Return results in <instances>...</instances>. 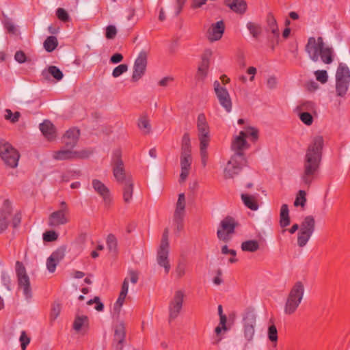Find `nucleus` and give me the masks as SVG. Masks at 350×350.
I'll return each instance as SVG.
<instances>
[{
	"instance_id": "1",
	"label": "nucleus",
	"mask_w": 350,
	"mask_h": 350,
	"mask_svg": "<svg viewBox=\"0 0 350 350\" xmlns=\"http://www.w3.org/2000/svg\"><path fill=\"white\" fill-rule=\"evenodd\" d=\"M323 137H314L309 144L304 161V172L301 176L303 183L309 187L318 174L322 160Z\"/></svg>"
},
{
	"instance_id": "2",
	"label": "nucleus",
	"mask_w": 350,
	"mask_h": 350,
	"mask_svg": "<svg viewBox=\"0 0 350 350\" xmlns=\"http://www.w3.org/2000/svg\"><path fill=\"white\" fill-rule=\"evenodd\" d=\"M111 165L116 181L123 185L124 202L130 203L133 197L134 184L131 175L126 174L120 149H116L113 152Z\"/></svg>"
},
{
	"instance_id": "3",
	"label": "nucleus",
	"mask_w": 350,
	"mask_h": 350,
	"mask_svg": "<svg viewBox=\"0 0 350 350\" xmlns=\"http://www.w3.org/2000/svg\"><path fill=\"white\" fill-rule=\"evenodd\" d=\"M305 51L314 62L321 59L324 64H330L334 61V49L325 44L322 37H318L317 39L310 37L305 46Z\"/></svg>"
},
{
	"instance_id": "4",
	"label": "nucleus",
	"mask_w": 350,
	"mask_h": 350,
	"mask_svg": "<svg viewBox=\"0 0 350 350\" xmlns=\"http://www.w3.org/2000/svg\"><path fill=\"white\" fill-rule=\"evenodd\" d=\"M304 291L302 282L297 281L293 284L284 305V312L286 314L291 315L295 312L303 299Z\"/></svg>"
},
{
	"instance_id": "5",
	"label": "nucleus",
	"mask_w": 350,
	"mask_h": 350,
	"mask_svg": "<svg viewBox=\"0 0 350 350\" xmlns=\"http://www.w3.org/2000/svg\"><path fill=\"white\" fill-rule=\"evenodd\" d=\"M350 84V70L348 66L340 63L336 73V95L343 97L347 94Z\"/></svg>"
},
{
	"instance_id": "6",
	"label": "nucleus",
	"mask_w": 350,
	"mask_h": 350,
	"mask_svg": "<svg viewBox=\"0 0 350 350\" xmlns=\"http://www.w3.org/2000/svg\"><path fill=\"white\" fill-rule=\"evenodd\" d=\"M0 157L7 166L11 168L18 166L19 152L10 144L3 140H0Z\"/></svg>"
},
{
	"instance_id": "7",
	"label": "nucleus",
	"mask_w": 350,
	"mask_h": 350,
	"mask_svg": "<svg viewBox=\"0 0 350 350\" xmlns=\"http://www.w3.org/2000/svg\"><path fill=\"white\" fill-rule=\"evenodd\" d=\"M169 230L165 228L163 231L162 239L159 248L157 251V263L163 267L165 272L167 274L170 270V264L168 260L169 254V241H168Z\"/></svg>"
},
{
	"instance_id": "8",
	"label": "nucleus",
	"mask_w": 350,
	"mask_h": 350,
	"mask_svg": "<svg viewBox=\"0 0 350 350\" xmlns=\"http://www.w3.org/2000/svg\"><path fill=\"white\" fill-rule=\"evenodd\" d=\"M15 269L18 288H23V294L26 299L31 298L32 293L30 284V279L27 273L26 269L23 263L21 261H16Z\"/></svg>"
},
{
	"instance_id": "9",
	"label": "nucleus",
	"mask_w": 350,
	"mask_h": 350,
	"mask_svg": "<svg viewBox=\"0 0 350 350\" xmlns=\"http://www.w3.org/2000/svg\"><path fill=\"white\" fill-rule=\"evenodd\" d=\"M239 226L237 221L231 216H226L222 219L217 231V238L226 243L230 241L231 235L235 232V228Z\"/></svg>"
},
{
	"instance_id": "10",
	"label": "nucleus",
	"mask_w": 350,
	"mask_h": 350,
	"mask_svg": "<svg viewBox=\"0 0 350 350\" xmlns=\"http://www.w3.org/2000/svg\"><path fill=\"white\" fill-rule=\"evenodd\" d=\"M180 163L181 170H190L192 157L191 139L188 133H185L182 137Z\"/></svg>"
},
{
	"instance_id": "11",
	"label": "nucleus",
	"mask_w": 350,
	"mask_h": 350,
	"mask_svg": "<svg viewBox=\"0 0 350 350\" xmlns=\"http://www.w3.org/2000/svg\"><path fill=\"white\" fill-rule=\"evenodd\" d=\"M92 153V151L89 150L75 151L71 149L65 148L59 150L55 151L53 154V158L59 161L85 159L89 157Z\"/></svg>"
},
{
	"instance_id": "12",
	"label": "nucleus",
	"mask_w": 350,
	"mask_h": 350,
	"mask_svg": "<svg viewBox=\"0 0 350 350\" xmlns=\"http://www.w3.org/2000/svg\"><path fill=\"white\" fill-rule=\"evenodd\" d=\"M247 133L244 131H240L239 135L236 136L231 144V149L234 152L232 156L245 161L244 150L250 148V144L246 141Z\"/></svg>"
},
{
	"instance_id": "13",
	"label": "nucleus",
	"mask_w": 350,
	"mask_h": 350,
	"mask_svg": "<svg viewBox=\"0 0 350 350\" xmlns=\"http://www.w3.org/2000/svg\"><path fill=\"white\" fill-rule=\"evenodd\" d=\"M185 293L179 290L175 292L173 299L169 304V321L171 322L179 315L183 304Z\"/></svg>"
},
{
	"instance_id": "14",
	"label": "nucleus",
	"mask_w": 350,
	"mask_h": 350,
	"mask_svg": "<svg viewBox=\"0 0 350 350\" xmlns=\"http://www.w3.org/2000/svg\"><path fill=\"white\" fill-rule=\"evenodd\" d=\"M147 64V54L145 51H141L134 63L132 81L137 82L143 77L146 70Z\"/></svg>"
},
{
	"instance_id": "15",
	"label": "nucleus",
	"mask_w": 350,
	"mask_h": 350,
	"mask_svg": "<svg viewBox=\"0 0 350 350\" xmlns=\"http://www.w3.org/2000/svg\"><path fill=\"white\" fill-rule=\"evenodd\" d=\"M245 162L246 160L242 161L237 157V156H232L224 169V178L226 179L233 178L234 176L239 174L242 170L243 165Z\"/></svg>"
},
{
	"instance_id": "16",
	"label": "nucleus",
	"mask_w": 350,
	"mask_h": 350,
	"mask_svg": "<svg viewBox=\"0 0 350 350\" xmlns=\"http://www.w3.org/2000/svg\"><path fill=\"white\" fill-rule=\"evenodd\" d=\"M111 346L116 350H122L126 338V327L124 322L121 321L114 325Z\"/></svg>"
},
{
	"instance_id": "17",
	"label": "nucleus",
	"mask_w": 350,
	"mask_h": 350,
	"mask_svg": "<svg viewBox=\"0 0 350 350\" xmlns=\"http://www.w3.org/2000/svg\"><path fill=\"white\" fill-rule=\"evenodd\" d=\"M92 185L94 191L102 198L105 206L109 207L112 202V197L109 189L98 179H93Z\"/></svg>"
},
{
	"instance_id": "18",
	"label": "nucleus",
	"mask_w": 350,
	"mask_h": 350,
	"mask_svg": "<svg viewBox=\"0 0 350 350\" xmlns=\"http://www.w3.org/2000/svg\"><path fill=\"white\" fill-rule=\"evenodd\" d=\"M214 90L220 105L230 112L232 109V102L226 88L221 87L218 81L214 82Z\"/></svg>"
},
{
	"instance_id": "19",
	"label": "nucleus",
	"mask_w": 350,
	"mask_h": 350,
	"mask_svg": "<svg viewBox=\"0 0 350 350\" xmlns=\"http://www.w3.org/2000/svg\"><path fill=\"white\" fill-rule=\"evenodd\" d=\"M256 315L252 310L246 311L243 317L244 336L247 341H251L254 335Z\"/></svg>"
},
{
	"instance_id": "20",
	"label": "nucleus",
	"mask_w": 350,
	"mask_h": 350,
	"mask_svg": "<svg viewBox=\"0 0 350 350\" xmlns=\"http://www.w3.org/2000/svg\"><path fill=\"white\" fill-rule=\"evenodd\" d=\"M266 31H270L272 33V38L271 39V49L274 50L275 44L279 43L280 40V31L278 27L276 20L271 13H269L267 16V27Z\"/></svg>"
},
{
	"instance_id": "21",
	"label": "nucleus",
	"mask_w": 350,
	"mask_h": 350,
	"mask_svg": "<svg viewBox=\"0 0 350 350\" xmlns=\"http://www.w3.org/2000/svg\"><path fill=\"white\" fill-rule=\"evenodd\" d=\"M197 128L200 142H202V141L209 142V126L206 121V116L203 113H200L198 116Z\"/></svg>"
},
{
	"instance_id": "22",
	"label": "nucleus",
	"mask_w": 350,
	"mask_h": 350,
	"mask_svg": "<svg viewBox=\"0 0 350 350\" xmlns=\"http://www.w3.org/2000/svg\"><path fill=\"white\" fill-rule=\"evenodd\" d=\"M212 55L211 50H206L202 56L200 64L198 66L196 77L198 80H203L207 75L208 69L210 64V57Z\"/></svg>"
},
{
	"instance_id": "23",
	"label": "nucleus",
	"mask_w": 350,
	"mask_h": 350,
	"mask_svg": "<svg viewBox=\"0 0 350 350\" xmlns=\"http://www.w3.org/2000/svg\"><path fill=\"white\" fill-rule=\"evenodd\" d=\"M80 131L75 128L68 130L63 137L65 148L72 150L77 144Z\"/></svg>"
},
{
	"instance_id": "24",
	"label": "nucleus",
	"mask_w": 350,
	"mask_h": 350,
	"mask_svg": "<svg viewBox=\"0 0 350 350\" xmlns=\"http://www.w3.org/2000/svg\"><path fill=\"white\" fill-rule=\"evenodd\" d=\"M225 30V25L223 21H217L212 24L208 30V38L211 42L219 40L221 38Z\"/></svg>"
},
{
	"instance_id": "25",
	"label": "nucleus",
	"mask_w": 350,
	"mask_h": 350,
	"mask_svg": "<svg viewBox=\"0 0 350 350\" xmlns=\"http://www.w3.org/2000/svg\"><path fill=\"white\" fill-rule=\"evenodd\" d=\"M68 215V213L59 211L53 212L49 217V226L51 227H56L66 224L69 222V219L67 217Z\"/></svg>"
},
{
	"instance_id": "26",
	"label": "nucleus",
	"mask_w": 350,
	"mask_h": 350,
	"mask_svg": "<svg viewBox=\"0 0 350 350\" xmlns=\"http://www.w3.org/2000/svg\"><path fill=\"white\" fill-rule=\"evenodd\" d=\"M72 327L76 332H81L82 334H85L90 328L88 317L85 315H77L73 322Z\"/></svg>"
},
{
	"instance_id": "27",
	"label": "nucleus",
	"mask_w": 350,
	"mask_h": 350,
	"mask_svg": "<svg viewBox=\"0 0 350 350\" xmlns=\"http://www.w3.org/2000/svg\"><path fill=\"white\" fill-rule=\"evenodd\" d=\"M40 129L49 140H53L55 138V127L49 120H44L41 123Z\"/></svg>"
},
{
	"instance_id": "28",
	"label": "nucleus",
	"mask_w": 350,
	"mask_h": 350,
	"mask_svg": "<svg viewBox=\"0 0 350 350\" xmlns=\"http://www.w3.org/2000/svg\"><path fill=\"white\" fill-rule=\"evenodd\" d=\"M225 3L233 12L243 14L247 9V3L244 0H225Z\"/></svg>"
},
{
	"instance_id": "29",
	"label": "nucleus",
	"mask_w": 350,
	"mask_h": 350,
	"mask_svg": "<svg viewBox=\"0 0 350 350\" xmlns=\"http://www.w3.org/2000/svg\"><path fill=\"white\" fill-rule=\"evenodd\" d=\"M49 75L53 76L57 81H60L64 77V74L62 70L55 66H50L47 70L42 71V76L45 79H49Z\"/></svg>"
},
{
	"instance_id": "30",
	"label": "nucleus",
	"mask_w": 350,
	"mask_h": 350,
	"mask_svg": "<svg viewBox=\"0 0 350 350\" xmlns=\"http://www.w3.org/2000/svg\"><path fill=\"white\" fill-rule=\"evenodd\" d=\"M315 229V220L311 215L306 216L300 226V231L312 234Z\"/></svg>"
},
{
	"instance_id": "31",
	"label": "nucleus",
	"mask_w": 350,
	"mask_h": 350,
	"mask_svg": "<svg viewBox=\"0 0 350 350\" xmlns=\"http://www.w3.org/2000/svg\"><path fill=\"white\" fill-rule=\"evenodd\" d=\"M291 223L289 217L288 206L286 204H284L281 206L280 213V225L282 228L288 226Z\"/></svg>"
},
{
	"instance_id": "32",
	"label": "nucleus",
	"mask_w": 350,
	"mask_h": 350,
	"mask_svg": "<svg viewBox=\"0 0 350 350\" xmlns=\"http://www.w3.org/2000/svg\"><path fill=\"white\" fill-rule=\"evenodd\" d=\"M138 128L144 135H148L151 132V125L147 115L144 114L139 117L137 122Z\"/></svg>"
},
{
	"instance_id": "33",
	"label": "nucleus",
	"mask_w": 350,
	"mask_h": 350,
	"mask_svg": "<svg viewBox=\"0 0 350 350\" xmlns=\"http://www.w3.org/2000/svg\"><path fill=\"white\" fill-rule=\"evenodd\" d=\"M107 247L110 253L116 256L118 252V240L114 234H109L107 238Z\"/></svg>"
},
{
	"instance_id": "34",
	"label": "nucleus",
	"mask_w": 350,
	"mask_h": 350,
	"mask_svg": "<svg viewBox=\"0 0 350 350\" xmlns=\"http://www.w3.org/2000/svg\"><path fill=\"white\" fill-rule=\"evenodd\" d=\"M241 197L245 206L248 208L252 211H256L258 208V204L254 196L242 193Z\"/></svg>"
},
{
	"instance_id": "35",
	"label": "nucleus",
	"mask_w": 350,
	"mask_h": 350,
	"mask_svg": "<svg viewBox=\"0 0 350 350\" xmlns=\"http://www.w3.org/2000/svg\"><path fill=\"white\" fill-rule=\"evenodd\" d=\"M44 48L47 52L53 51L58 46V41L56 37L53 36H48L44 40Z\"/></svg>"
},
{
	"instance_id": "36",
	"label": "nucleus",
	"mask_w": 350,
	"mask_h": 350,
	"mask_svg": "<svg viewBox=\"0 0 350 350\" xmlns=\"http://www.w3.org/2000/svg\"><path fill=\"white\" fill-rule=\"evenodd\" d=\"M241 247L243 251L254 252L259 249V243L256 240H249L243 242Z\"/></svg>"
},
{
	"instance_id": "37",
	"label": "nucleus",
	"mask_w": 350,
	"mask_h": 350,
	"mask_svg": "<svg viewBox=\"0 0 350 350\" xmlns=\"http://www.w3.org/2000/svg\"><path fill=\"white\" fill-rule=\"evenodd\" d=\"M12 213V207L11 202L8 199H6L3 201V206L0 210V217L9 219Z\"/></svg>"
},
{
	"instance_id": "38",
	"label": "nucleus",
	"mask_w": 350,
	"mask_h": 350,
	"mask_svg": "<svg viewBox=\"0 0 350 350\" xmlns=\"http://www.w3.org/2000/svg\"><path fill=\"white\" fill-rule=\"evenodd\" d=\"M268 338L273 343V348H276L278 342V330L275 325H271L268 327Z\"/></svg>"
},
{
	"instance_id": "39",
	"label": "nucleus",
	"mask_w": 350,
	"mask_h": 350,
	"mask_svg": "<svg viewBox=\"0 0 350 350\" xmlns=\"http://www.w3.org/2000/svg\"><path fill=\"white\" fill-rule=\"evenodd\" d=\"M185 213H174V222L176 225V230L177 232H180L183 230L184 224H183V219H184Z\"/></svg>"
},
{
	"instance_id": "40",
	"label": "nucleus",
	"mask_w": 350,
	"mask_h": 350,
	"mask_svg": "<svg viewBox=\"0 0 350 350\" xmlns=\"http://www.w3.org/2000/svg\"><path fill=\"white\" fill-rule=\"evenodd\" d=\"M209 142H206L202 141V142H200V156H201V162L203 167L206 165L207 159H208V152L206 148L208 146Z\"/></svg>"
},
{
	"instance_id": "41",
	"label": "nucleus",
	"mask_w": 350,
	"mask_h": 350,
	"mask_svg": "<svg viewBox=\"0 0 350 350\" xmlns=\"http://www.w3.org/2000/svg\"><path fill=\"white\" fill-rule=\"evenodd\" d=\"M247 27L254 38H257L262 33V28L260 25L254 23H247Z\"/></svg>"
},
{
	"instance_id": "42",
	"label": "nucleus",
	"mask_w": 350,
	"mask_h": 350,
	"mask_svg": "<svg viewBox=\"0 0 350 350\" xmlns=\"http://www.w3.org/2000/svg\"><path fill=\"white\" fill-rule=\"evenodd\" d=\"M311 234L307 233L306 232H301L299 230L297 236V244L300 247L305 246L308 240L310 239Z\"/></svg>"
},
{
	"instance_id": "43",
	"label": "nucleus",
	"mask_w": 350,
	"mask_h": 350,
	"mask_svg": "<svg viewBox=\"0 0 350 350\" xmlns=\"http://www.w3.org/2000/svg\"><path fill=\"white\" fill-rule=\"evenodd\" d=\"M176 213H185V196L183 193L178 195V201L176 202Z\"/></svg>"
},
{
	"instance_id": "44",
	"label": "nucleus",
	"mask_w": 350,
	"mask_h": 350,
	"mask_svg": "<svg viewBox=\"0 0 350 350\" xmlns=\"http://www.w3.org/2000/svg\"><path fill=\"white\" fill-rule=\"evenodd\" d=\"M66 247L62 246L54 251L50 256H51L56 262H59L65 256Z\"/></svg>"
},
{
	"instance_id": "45",
	"label": "nucleus",
	"mask_w": 350,
	"mask_h": 350,
	"mask_svg": "<svg viewBox=\"0 0 350 350\" xmlns=\"http://www.w3.org/2000/svg\"><path fill=\"white\" fill-rule=\"evenodd\" d=\"M306 193L305 191L299 190L294 202V206H301V207H304L306 202Z\"/></svg>"
},
{
	"instance_id": "46",
	"label": "nucleus",
	"mask_w": 350,
	"mask_h": 350,
	"mask_svg": "<svg viewBox=\"0 0 350 350\" xmlns=\"http://www.w3.org/2000/svg\"><path fill=\"white\" fill-rule=\"evenodd\" d=\"M301 121L307 126H310L313 122V117L308 111H301L299 113Z\"/></svg>"
},
{
	"instance_id": "47",
	"label": "nucleus",
	"mask_w": 350,
	"mask_h": 350,
	"mask_svg": "<svg viewBox=\"0 0 350 350\" xmlns=\"http://www.w3.org/2000/svg\"><path fill=\"white\" fill-rule=\"evenodd\" d=\"M4 28L10 34L16 35L18 30L16 26L13 24L10 19L6 18L3 22Z\"/></svg>"
},
{
	"instance_id": "48",
	"label": "nucleus",
	"mask_w": 350,
	"mask_h": 350,
	"mask_svg": "<svg viewBox=\"0 0 350 350\" xmlns=\"http://www.w3.org/2000/svg\"><path fill=\"white\" fill-rule=\"evenodd\" d=\"M314 75L318 81L325 83L328 80V75L325 70H318L314 72Z\"/></svg>"
},
{
	"instance_id": "49",
	"label": "nucleus",
	"mask_w": 350,
	"mask_h": 350,
	"mask_svg": "<svg viewBox=\"0 0 350 350\" xmlns=\"http://www.w3.org/2000/svg\"><path fill=\"white\" fill-rule=\"evenodd\" d=\"M61 309L62 307L60 304L55 303L53 304L50 314V319L51 321H55L57 318L60 314Z\"/></svg>"
},
{
	"instance_id": "50",
	"label": "nucleus",
	"mask_w": 350,
	"mask_h": 350,
	"mask_svg": "<svg viewBox=\"0 0 350 350\" xmlns=\"http://www.w3.org/2000/svg\"><path fill=\"white\" fill-rule=\"evenodd\" d=\"M58 238V234L54 230L46 231L43 234V240L45 242H52L56 241Z\"/></svg>"
},
{
	"instance_id": "51",
	"label": "nucleus",
	"mask_w": 350,
	"mask_h": 350,
	"mask_svg": "<svg viewBox=\"0 0 350 350\" xmlns=\"http://www.w3.org/2000/svg\"><path fill=\"white\" fill-rule=\"evenodd\" d=\"M247 133V137H251L252 140L255 142L258 139V130L254 127L248 126L245 131H243Z\"/></svg>"
},
{
	"instance_id": "52",
	"label": "nucleus",
	"mask_w": 350,
	"mask_h": 350,
	"mask_svg": "<svg viewBox=\"0 0 350 350\" xmlns=\"http://www.w3.org/2000/svg\"><path fill=\"white\" fill-rule=\"evenodd\" d=\"M128 70V66L126 64H120L116 66L112 72V76L115 78L120 77L121 75L126 72Z\"/></svg>"
},
{
	"instance_id": "53",
	"label": "nucleus",
	"mask_w": 350,
	"mask_h": 350,
	"mask_svg": "<svg viewBox=\"0 0 350 350\" xmlns=\"http://www.w3.org/2000/svg\"><path fill=\"white\" fill-rule=\"evenodd\" d=\"M1 282L8 291H11V278L10 275L5 271L1 272Z\"/></svg>"
},
{
	"instance_id": "54",
	"label": "nucleus",
	"mask_w": 350,
	"mask_h": 350,
	"mask_svg": "<svg viewBox=\"0 0 350 350\" xmlns=\"http://www.w3.org/2000/svg\"><path fill=\"white\" fill-rule=\"evenodd\" d=\"M57 17L63 22H68L70 20V16L68 12L64 8H58L56 10Z\"/></svg>"
},
{
	"instance_id": "55",
	"label": "nucleus",
	"mask_w": 350,
	"mask_h": 350,
	"mask_svg": "<svg viewBox=\"0 0 350 350\" xmlns=\"http://www.w3.org/2000/svg\"><path fill=\"white\" fill-rule=\"evenodd\" d=\"M5 111L7 113L5 115V118L7 120H10L13 123L18 121V119L21 116L20 112L16 111L14 113H13L10 109H6Z\"/></svg>"
},
{
	"instance_id": "56",
	"label": "nucleus",
	"mask_w": 350,
	"mask_h": 350,
	"mask_svg": "<svg viewBox=\"0 0 350 350\" xmlns=\"http://www.w3.org/2000/svg\"><path fill=\"white\" fill-rule=\"evenodd\" d=\"M20 342H21V346L22 350H25L27 348V346L30 342V338L27 336L26 334V332L25 331H23L21 332V336H20Z\"/></svg>"
},
{
	"instance_id": "57",
	"label": "nucleus",
	"mask_w": 350,
	"mask_h": 350,
	"mask_svg": "<svg viewBox=\"0 0 350 350\" xmlns=\"http://www.w3.org/2000/svg\"><path fill=\"white\" fill-rule=\"evenodd\" d=\"M58 264L59 262H56L51 256H49L46 260V267L50 273L55 272Z\"/></svg>"
},
{
	"instance_id": "58",
	"label": "nucleus",
	"mask_w": 350,
	"mask_h": 350,
	"mask_svg": "<svg viewBox=\"0 0 350 350\" xmlns=\"http://www.w3.org/2000/svg\"><path fill=\"white\" fill-rule=\"evenodd\" d=\"M117 30L115 26L109 25L106 28L105 36L107 39H113L116 36Z\"/></svg>"
},
{
	"instance_id": "59",
	"label": "nucleus",
	"mask_w": 350,
	"mask_h": 350,
	"mask_svg": "<svg viewBox=\"0 0 350 350\" xmlns=\"http://www.w3.org/2000/svg\"><path fill=\"white\" fill-rule=\"evenodd\" d=\"M297 109L300 111H313L314 109V103L311 101H307L299 105Z\"/></svg>"
},
{
	"instance_id": "60",
	"label": "nucleus",
	"mask_w": 350,
	"mask_h": 350,
	"mask_svg": "<svg viewBox=\"0 0 350 350\" xmlns=\"http://www.w3.org/2000/svg\"><path fill=\"white\" fill-rule=\"evenodd\" d=\"M125 297H126L125 296H122L121 295H119V297H118L116 302L114 304V306H113V310H114L115 312H116L118 313H119L120 312L121 307H122V306L124 304Z\"/></svg>"
},
{
	"instance_id": "61",
	"label": "nucleus",
	"mask_w": 350,
	"mask_h": 350,
	"mask_svg": "<svg viewBox=\"0 0 350 350\" xmlns=\"http://www.w3.org/2000/svg\"><path fill=\"white\" fill-rule=\"evenodd\" d=\"M14 59L19 64H23L27 61V56L23 51H18L14 55Z\"/></svg>"
},
{
	"instance_id": "62",
	"label": "nucleus",
	"mask_w": 350,
	"mask_h": 350,
	"mask_svg": "<svg viewBox=\"0 0 350 350\" xmlns=\"http://www.w3.org/2000/svg\"><path fill=\"white\" fill-rule=\"evenodd\" d=\"M21 222V214L20 213H16L12 218V225L14 228H16L19 226Z\"/></svg>"
},
{
	"instance_id": "63",
	"label": "nucleus",
	"mask_w": 350,
	"mask_h": 350,
	"mask_svg": "<svg viewBox=\"0 0 350 350\" xmlns=\"http://www.w3.org/2000/svg\"><path fill=\"white\" fill-rule=\"evenodd\" d=\"M123 55L121 53H114L110 58V62L112 64H118L122 61Z\"/></svg>"
},
{
	"instance_id": "64",
	"label": "nucleus",
	"mask_w": 350,
	"mask_h": 350,
	"mask_svg": "<svg viewBox=\"0 0 350 350\" xmlns=\"http://www.w3.org/2000/svg\"><path fill=\"white\" fill-rule=\"evenodd\" d=\"M128 290H129V280H128V278H125L122 284V288H121V291L120 293V295L126 297L128 293Z\"/></svg>"
}]
</instances>
